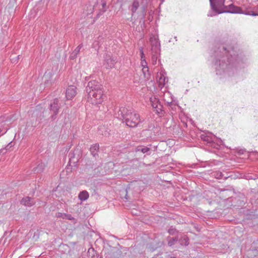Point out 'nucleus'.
Here are the masks:
<instances>
[{"label": "nucleus", "instance_id": "4be33fe9", "mask_svg": "<svg viewBox=\"0 0 258 258\" xmlns=\"http://www.w3.org/2000/svg\"><path fill=\"white\" fill-rule=\"evenodd\" d=\"M139 7V3L137 0H134L132 6L131 11L132 15L136 12Z\"/></svg>", "mask_w": 258, "mask_h": 258}, {"label": "nucleus", "instance_id": "a18cd8bd", "mask_svg": "<svg viewBox=\"0 0 258 258\" xmlns=\"http://www.w3.org/2000/svg\"><path fill=\"white\" fill-rule=\"evenodd\" d=\"M100 258H103L102 257H100Z\"/></svg>", "mask_w": 258, "mask_h": 258}, {"label": "nucleus", "instance_id": "4468645a", "mask_svg": "<svg viewBox=\"0 0 258 258\" xmlns=\"http://www.w3.org/2000/svg\"><path fill=\"white\" fill-rule=\"evenodd\" d=\"M99 149V145L98 144H95L90 147V151L91 155L95 158L98 156V152Z\"/></svg>", "mask_w": 258, "mask_h": 258}, {"label": "nucleus", "instance_id": "bb28decb", "mask_svg": "<svg viewBox=\"0 0 258 258\" xmlns=\"http://www.w3.org/2000/svg\"><path fill=\"white\" fill-rule=\"evenodd\" d=\"M168 232L172 235H176L178 233V231L173 227V226H171L169 229L168 230Z\"/></svg>", "mask_w": 258, "mask_h": 258}, {"label": "nucleus", "instance_id": "9d476101", "mask_svg": "<svg viewBox=\"0 0 258 258\" xmlns=\"http://www.w3.org/2000/svg\"><path fill=\"white\" fill-rule=\"evenodd\" d=\"M77 88L74 86H69L66 90V96L68 100H71L77 94Z\"/></svg>", "mask_w": 258, "mask_h": 258}, {"label": "nucleus", "instance_id": "58836bf2", "mask_svg": "<svg viewBox=\"0 0 258 258\" xmlns=\"http://www.w3.org/2000/svg\"><path fill=\"white\" fill-rule=\"evenodd\" d=\"M143 12H144V13H145V7H144L143 8Z\"/></svg>", "mask_w": 258, "mask_h": 258}, {"label": "nucleus", "instance_id": "72a5a7b5", "mask_svg": "<svg viewBox=\"0 0 258 258\" xmlns=\"http://www.w3.org/2000/svg\"><path fill=\"white\" fill-rule=\"evenodd\" d=\"M141 51V60L142 59H144V58H145V56L144 55V52L143 51V49H141L140 50Z\"/></svg>", "mask_w": 258, "mask_h": 258}, {"label": "nucleus", "instance_id": "37998d69", "mask_svg": "<svg viewBox=\"0 0 258 258\" xmlns=\"http://www.w3.org/2000/svg\"><path fill=\"white\" fill-rule=\"evenodd\" d=\"M227 178V177H224V179H226Z\"/></svg>", "mask_w": 258, "mask_h": 258}, {"label": "nucleus", "instance_id": "a211bd4d", "mask_svg": "<svg viewBox=\"0 0 258 258\" xmlns=\"http://www.w3.org/2000/svg\"><path fill=\"white\" fill-rule=\"evenodd\" d=\"M45 167V165L44 163H41L39 164L37 167L34 168L33 171L34 173H40L43 171Z\"/></svg>", "mask_w": 258, "mask_h": 258}, {"label": "nucleus", "instance_id": "e433bc0d", "mask_svg": "<svg viewBox=\"0 0 258 258\" xmlns=\"http://www.w3.org/2000/svg\"><path fill=\"white\" fill-rule=\"evenodd\" d=\"M125 199L127 200L128 199V197L127 195V194L125 195V197H124Z\"/></svg>", "mask_w": 258, "mask_h": 258}, {"label": "nucleus", "instance_id": "39448f33", "mask_svg": "<svg viewBox=\"0 0 258 258\" xmlns=\"http://www.w3.org/2000/svg\"><path fill=\"white\" fill-rule=\"evenodd\" d=\"M103 91L99 90L95 92L93 96L88 95L87 101L93 105L100 104L103 101Z\"/></svg>", "mask_w": 258, "mask_h": 258}, {"label": "nucleus", "instance_id": "2eb2a0df", "mask_svg": "<svg viewBox=\"0 0 258 258\" xmlns=\"http://www.w3.org/2000/svg\"><path fill=\"white\" fill-rule=\"evenodd\" d=\"M178 241L182 246H187L189 244V238L186 235L178 237Z\"/></svg>", "mask_w": 258, "mask_h": 258}, {"label": "nucleus", "instance_id": "f3484780", "mask_svg": "<svg viewBox=\"0 0 258 258\" xmlns=\"http://www.w3.org/2000/svg\"><path fill=\"white\" fill-rule=\"evenodd\" d=\"M57 218H61L62 219H66L70 220H73L74 218L71 215L66 213H61L60 212L57 213L55 216Z\"/></svg>", "mask_w": 258, "mask_h": 258}, {"label": "nucleus", "instance_id": "c03bdc74", "mask_svg": "<svg viewBox=\"0 0 258 258\" xmlns=\"http://www.w3.org/2000/svg\"><path fill=\"white\" fill-rule=\"evenodd\" d=\"M90 249H89L88 252H90Z\"/></svg>", "mask_w": 258, "mask_h": 258}, {"label": "nucleus", "instance_id": "4c0bfd02", "mask_svg": "<svg viewBox=\"0 0 258 258\" xmlns=\"http://www.w3.org/2000/svg\"><path fill=\"white\" fill-rule=\"evenodd\" d=\"M7 131H8V129H6V130L5 131V132L2 134V135H3V134H5V133L7 132Z\"/></svg>", "mask_w": 258, "mask_h": 258}, {"label": "nucleus", "instance_id": "aec40b11", "mask_svg": "<svg viewBox=\"0 0 258 258\" xmlns=\"http://www.w3.org/2000/svg\"><path fill=\"white\" fill-rule=\"evenodd\" d=\"M142 72L144 75V78L145 81L149 80L150 79L151 75L149 71L148 67H143L142 69Z\"/></svg>", "mask_w": 258, "mask_h": 258}, {"label": "nucleus", "instance_id": "393cba45", "mask_svg": "<svg viewBox=\"0 0 258 258\" xmlns=\"http://www.w3.org/2000/svg\"><path fill=\"white\" fill-rule=\"evenodd\" d=\"M160 52L156 53H154L152 51L151 59H152V63L153 64H155L156 63L157 58H158V56L160 55Z\"/></svg>", "mask_w": 258, "mask_h": 258}, {"label": "nucleus", "instance_id": "2f4dec72", "mask_svg": "<svg viewBox=\"0 0 258 258\" xmlns=\"http://www.w3.org/2000/svg\"><path fill=\"white\" fill-rule=\"evenodd\" d=\"M141 65L143 67H148L145 58L141 60Z\"/></svg>", "mask_w": 258, "mask_h": 258}, {"label": "nucleus", "instance_id": "dca6fc26", "mask_svg": "<svg viewBox=\"0 0 258 258\" xmlns=\"http://www.w3.org/2000/svg\"><path fill=\"white\" fill-rule=\"evenodd\" d=\"M83 45L82 43L79 45L74 51L71 54L70 58L71 59H74L77 57L78 54L80 52V49L82 48Z\"/></svg>", "mask_w": 258, "mask_h": 258}, {"label": "nucleus", "instance_id": "c9c22d12", "mask_svg": "<svg viewBox=\"0 0 258 258\" xmlns=\"http://www.w3.org/2000/svg\"><path fill=\"white\" fill-rule=\"evenodd\" d=\"M5 121L4 117L3 116L0 117V122H3Z\"/></svg>", "mask_w": 258, "mask_h": 258}, {"label": "nucleus", "instance_id": "ea45409f", "mask_svg": "<svg viewBox=\"0 0 258 258\" xmlns=\"http://www.w3.org/2000/svg\"><path fill=\"white\" fill-rule=\"evenodd\" d=\"M168 105L170 106L172 104V102H168Z\"/></svg>", "mask_w": 258, "mask_h": 258}, {"label": "nucleus", "instance_id": "423d86ee", "mask_svg": "<svg viewBox=\"0 0 258 258\" xmlns=\"http://www.w3.org/2000/svg\"><path fill=\"white\" fill-rule=\"evenodd\" d=\"M49 108L52 112V114L50 117L51 121L54 120L57 116L60 106L59 104V101L57 98H55L53 102L49 104Z\"/></svg>", "mask_w": 258, "mask_h": 258}, {"label": "nucleus", "instance_id": "473e14b6", "mask_svg": "<svg viewBox=\"0 0 258 258\" xmlns=\"http://www.w3.org/2000/svg\"><path fill=\"white\" fill-rule=\"evenodd\" d=\"M212 11L213 12H212L210 13L209 14H208V16L213 17V16H216V14H217V13H216L215 12H214L213 10H212Z\"/></svg>", "mask_w": 258, "mask_h": 258}, {"label": "nucleus", "instance_id": "79ce46f5", "mask_svg": "<svg viewBox=\"0 0 258 258\" xmlns=\"http://www.w3.org/2000/svg\"><path fill=\"white\" fill-rule=\"evenodd\" d=\"M2 132V130L0 128V133Z\"/></svg>", "mask_w": 258, "mask_h": 258}, {"label": "nucleus", "instance_id": "f257e3e1", "mask_svg": "<svg viewBox=\"0 0 258 258\" xmlns=\"http://www.w3.org/2000/svg\"><path fill=\"white\" fill-rule=\"evenodd\" d=\"M210 6L212 10L218 14L226 13L231 14H242L253 16H258L257 13H254L253 11H247L246 12H244L240 7L236 6L233 4L228 6H225L224 5V4L222 2L218 4L219 7V8H218L214 1L213 0H210Z\"/></svg>", "mask_w": 258, "mask_h": 258}, {"label": "nucleus", "instance_id": "20e7f679", "mask_svg": "<svg viewBox=\"0 0 258 258\" xmlns=\"http://www.w3.org/2000/svg\"><path fill=\"white\" fill-rule=\"evenodd\" d=\"M101 90H102V85L96 80L89 82L86 87V91L88 95L91 96H93L95 92Z\"/></svg>", "mask_w": 258, "mask_h": 258}, {"label": "nucleus", "instance_id": "5701e85b", "mask_svg": "<svg viewBox=\"0 0 258 258\" xmlns=\"http://www.w3.org/2000/svg\"><path fill=\"white\" fill-rule=\"evenodd\" d=\"M150 150V149L147 147L138 146L136 148V152H141L143 153H147Z\"/></svg>", "mask_w": 258, "mask_h": 258}, {"label": "nucleus", "instance_id": "412c9836", "mask_svg": "<svg viewBox=\"0 0 258 258\" xmlns=\"http://www.w3.org/2000/svg\"><path fill=\"white\" fill-rule=\"evenodd\" d=\"M168 245L169 246H172L175 244V243L178 241V236H176L173 237H168Z\"/></svg>", "mask_w": 258, "mask_h": 258}, {"label": "nucleus", "instance_id": "9b49d317", "mask_svg": "<svg viewBox=\"0 0 258 258\" xmlns=\"http://www.w3.org/2000/svg\"><path fill=\"white\" fill-rule=\"evenodd\" d=\"M36 203L34 198L27 196L20 201V204L25 207H31Z\"/></svg>", "mask_w": 258, "mask_h": 258}, {"label": "nucleus", "instance_id": "cd10ccee", "mask_svg": "<svg viewBox=\"0 0 258 258\" xmlns=\"http://www.w3.org/2000/svg\"><path fill=\"white\" fill-rule=\"evenodd\" d=\"M162 107L163 106L160 103H159L158 105H156V106L153 105V108L156 109L158 113H160L162 111Z\"/></svg>", "mask_w": 258, "mask_h": 258}, {"label": "nucleus", "instance_id": "7c9ffc66", "mask_svg": "<svg viewBox=\"0 0 258 258\" xmlns=\"http://www.w3.org/2000/svg\"><path fill=\"white\" fill-rule=\"evenodd\" d=\"M72 166H70L69 165V164L68 163L66 168V172L67 173H71L72 171Z\"/></svg>", "mask_w": 258, "mask_h": 258}, {"label": "nucleus", "instance_id": "6e6552de", "mask_svg": "<svg viewBox=\"0 0 258 258\" xmlns=\"http://www.w3.org/2000/svg\"><path fill=\"white\" fill-rule=\"evenodd\" d=\"M151 45V51L154 53L160 52V43L158 38L153 35L150 38Z\"/></svg>", "mask_w": 258, "mask_h": 258}, {"label": "nucleus", "instance_id": "a878e982", "mask_svg": "<svg viewBox=\"0 0 258 258\" xmlns=\"http://www.w3.org/2000/svg\"><path fill=\"white\" fill-rule=\"evenodd\" d=\"M213 176L217 179H222L223 177V174L220 171H217L213 173Z\"/></svg>", "mask_w": 258, "mask_h": 258}, {"label": "nucleus", "instance_id": "0eeeda50", "mask_svg": "<svg viewBox=\"0 0 258 258\" xmlns=\"http://www.w3.org/2000/svg\"><path fill=\"white\" fill-rule=\"evenodd\" d=\"M116 62V59L112 55L105 53L104 55L103 65L106 69L112 68Z\"/></svg>", "mask_w": 258, "mask_h": 258}, {"label": "nucleus", "instance_id": "c85d7f7f", "mask_svg": "<svg viewBox=\"0 0 258 258\" xmlns=\"http://www.w3.org/2000/svg\"><path fill=\"white\" fill-rule=\"evenodd\" d=\"M11 143L12 142L10 143L5 148L1 149L0 150V153L3 154L5 153L7 150L12 147Z\"/></svg>", "mask_w": 258, "mask_h": 258}, {"label": "nucleus", "instance_id": "c756f323", "mask_svg": "<svg viewBox=\"0 0 258 258\" xmlns=\"http://www.w3.org/2000/svg\"><path fill=\"white\" fill-rule=\"evenodd\" d=\"M151 102L152 106L153 107V105H154V106H156V105H158L159 103H160L159 102V100L157 99L156 98H154V101H152L151 100Z\"/></svg>", "mask_w": 258, "mask_h": 258}, {"label": "nucleus", "instance_id": "ddd939ff", "mask_svg": "<svg viewBox=\"0 0 258 258\" xmlns=\"http://www.w3.org/2000/svg\"><path fill=\"white\" fill-rule=\"evenodd\" d=\"M201 138L203 141L206 142L207 144H209L211 146H213L214 143L211 136L203 134L201 136Z\"/></svg>", "mask_w": 258, "mask_h": 258}, {"label": "nucleus", "instance_id": "6ab92c4d", "mask_svg": "<svg viewBox=\"0 0 258 258\" xmlns=\"http://www.w3.org/2000/svg\"><path fill=\"white\" fill-rule=\"evenodd\" d=\"M89 196V195L86 190H83L79 193L78 198L81 201H84L88 199Z\"/></svg>", "mask_w": 258, "mask_h": 258}, {"label": "nucleus", "instance_id": "7ed1b4c3", "mask_svg": "<svg viewBox=\"0 0 258 258\" xmlns=\"http://www.w3.org/2000/svg\"><path fill=\"white\" fill-rule=\"evenodd\" d=\"M116 115L118 119L125 122L126 125L131 127H136L140 122L139 114L133 113L131 110L124 107H120Z\"/></svg>", "mask_w": 258, "mask_h": 258}, {"label": "nucleus", "instance_id": "1a4fd4ad", "mask_svg": "<svg viewBox=\"0 0 258 258\" xmlns=\"http://www.w3.org/2000/svg\"><path fill=\"white\" fill-rule=\"evenodd\" d=\"M122 252L119 250L110 249L105 252V258H119Z\"/></svg>", "mask_w": 258, "mask_h": 258}, {"label": "nucleus", "instance_id": "b1692460", "mask_svg": "<svg viewBox=\"0 0 258 258\" xmlns=\"http://www.w3.org/2000/svg\"><path fill=\"white\" fill-rule=\"evenodd\" d=\"M101 5L102 6L103 9L100 10V12L97 15V17L98 18L100 16L102 15L105 11L106 9H104V8L106 6V2L104 0H101Z\"/></svg>", "mask_w": 258, "mask_h": 258}, {"label": "nucleus", "instance_id": "f8f14e48", "mask_svg": "<svg viewBox=\"0 0 258 258\" xmlns=\"http://www.w3.org/2000/svg\"><path fill=\"white\" fill-rule=\"evenodd\" d=\"M69 164L70 166L76 167L77 163L79 161V156L76 157L75 151L73 152H71L69 154Z\"/></svg>", "mask_w": 258, "mask_h": 258}, {"label": "nucleus", "instance_id": "f03ea898", "mask_svg": "<svg viewBox=\"0 0 258 258\" xmlns=\"http://www.w3.org/2000/svg\"><path fill=\"white\" fill-rule=\"evenodd\" d=\"M222 53L226 55L219 60V64L221 69L225 71L226 69L235 67L237 63V54L233 47L227 49L223 46Z\"/></svg>", "mask_w": 258, "mask_h": 258}, {"label": "nucleus", "instance_id": "a19ab883", "mask_svg": "<svg viewBox=\"0 0 258 258\" xmlns=\"http://www.w3.org/2000/svg\"><path fill=\"white\" fill-rule=\"evenodd\" d=\"M170 258H176L175 257H174V256H171L170 257Z\"/></svg>", "mask_w": 258, "mask_h": 258}, {"label": "nucleus", "instance_id": "f704fd0d", "mask_svg": "<svg viewBox=\"0 0 258 258\" xmlns=\"http://www.w3.org/2000/svg\"><path fill=\"white\" fill-rule=\"evenodd\" d=\"M165 78H164L163 79L162 78V77H161L159 79V80H160V83H164L165 82Z\"/></svg>", "mask_w": 258, "mask_h": 258}]
</instances>
